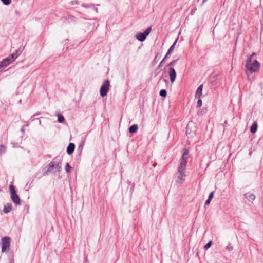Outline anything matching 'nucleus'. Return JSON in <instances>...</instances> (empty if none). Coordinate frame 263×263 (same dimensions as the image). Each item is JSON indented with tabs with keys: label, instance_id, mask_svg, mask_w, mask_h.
<instances>
[{
	"label": "nucleus",
	"instance_id": "obj_15",
	"mask_svg": "<svg viewBox=\"0 0 263 263\" xmlns=\"http://www.w3.org/2000/svg\"><path fill=\"white\" fill-rule=\"evenodd\" d=\"M18 50H16L15 53L10 54L7 58L9 59V61L12 63L18 57Z\"/></svg>",
	"mask_w": 263,
	"mask_h": 263
},
{
	"label": "nucleus",
	"instance_id": "obj_38",
	"mask_svg": "<svg viewBox=\"0 0 263 263\" xmlns=\"http://www.w3.org/2000/svg\"><path fill=\"white\" fill-rule=\"evenodd\" d=\"M207 0H203L202 1V4H203L204 3H205Z\"/></svg>",
	"mask_w": 263,
	"mask_h": 263
},
{
	"label": "nucleus",
	"instance_id": "obj_10",
	"mask_svg": "<svg viewBox=\"0 0 263 263\" xmlns=\"http://www.w3.org/2000/svg\"><path fill=\"white\" fill-rule=\"evenodd\" d=\"M186 166L185 165L179 164L176 174L186 175Z\"/></svg>",
	"mask_w": 263,
	"mask_h": 263
},
{
	"label": "nucleus",
	"instance_id": "obj_21",
	"mask_svg": "<svg viewBox=\"0 0 263 263\" xmlns=\"http://www.w3.org/2000/svg\"><path fill=\"white\" fill-rule=\"evenodd\" d=\"M167 57H168V56H166V54L165 55L164 58L162 59V60L160 62V63H159V64L157 66V68L158 69L160 68L162 66L163 63L165 62V61L167 58Z\"/></svg>",
	"mask_w": 263,
	"mask_h": 263
},
{
	"label": "nucleus",
	"instance_id": "obj_30",
	"mask_svg": "<svg viewBox=\"0 0 263 263\" xmlns=\"http://www.w3.org/2000/svg\"><path fill=\"white\" fill-rule=\"evenodd\" d=\"M3 3L5 5H9L11 2V0H1Z\"/></svg>",
	"mask_w": 263,
	"mask_h": 263
},
{
	"label": "nucleus",
	"instance_id": "obj_35",
	"mask_svg": "<svg viewBox=\"0 0 263 263\" xmlns=\"http://www.w3.org/2000/svg\"><path fill=\"white\" fill-rule=\"evenodd\" d=\"M211 201V199H208L205 202V205H207L209 204Z\"/></svg>",
	"mask_w": 263,
	"mask_h": 263
},
{
	"label": "nucleus",
	"instance_id": "obj_20",
	"mask_svg": "<svg viewBox=\"0 0 263 263\" xmlns=\"http://www.w3.org/2000/svg\"><path fill=\"white\" fill-rule=\"evenodd\" d=\"M64 116L61 114H58V121L59 123H62L64 122Z\"/></svg>",
	"mask_w": 263,
	"mask_h": 263
},
{
	"label": "nucleus",
	"instance_id": "obj_29",
	"mask_svg": "<svg viewBox=\"0 0 263 263\" xmlns=\"http://www.w3.org/2000/svg\"><path fill=\"white\" fill-rule=\"evenodd\" d=\"M72 167L69 165L68 163H67L65 166V170L67 173L70 172V170L71 169Z\"/></svg>",
	"mask_w": 263,
	"mask_h": 263
},
{
	"label": "nucleus",
	"instance_id": "obj_26",
	"mask_svg": "<svg viewBox=\"0 0 263 263\" xmlns=\"http://www.w3.org/2000/svg\"><path fill=\"white\" fill-rule=\"evenodd\" d=\"M212 244V241H210L208 243H206L204 246V249L205 250H207L208 248H209L211 246Z\"/></svg>",
	"mask_w": 263,
	"mask_h": 263
},
{
	"label": "nucleus",
	"instance_id": "obj_40",
	"mask_svg": "<svg viewBox=\"0 0 263 263\" xmlns=\"http://www.w3.org/2000/svg\"><path fill=\"white\" fill-rule=\"evenodd\" d=\"M224 123L225 124H227V120H226V121H224Z\"/></svg>",
	"mask_w": 263,
	"mask_h": 263
},
{
	"label": "nucleus",
	"instance_id": "obj_43",
	"mask_svg": "<svg viewBox=\"0 0 263 263\" xmlns=\"http://www.w3.org/2000/svg\"><path fill=\"white\" fill-rule=\"evenodd\" d=\"M188 129H186V133H187Z\"/></svg>",
	"mask_w": 263,
	"mask_h": 263
},
{
	"label": "nucleus",
	"instance_id": "obj_12",
	"mask_svg": "<svg viewBox=\"0 0 263 263\" xmlns=\"http://www.w3.org/2000/svg\"><path fill=\"white\" fill-rule=\"evenodd\" d=\"M75 148V145L73 143H70L68 145V146L67 147V153L68 155L72 154Z\"/></svg>",
	"mask_w": 263,
	"mask_h": 263
},
{
	"label": "nucleus",
	"instance_id": "obj_3",
	"mask_svg": "<svg viewBox=\"0 0 263 263\" xmlns=\"http://www.w3.org/2000/svg\"><path fill=\"white\" fill-rule=\"evenodd\" d=\"M9 190L11 193V198L12 201L16 205H21V200L17 194L15 187L13 185L9 186Z\"/></svg>",
	"mask_w": 263,
	"mask_h": 263
},
{
	"label": "nucleus",
	"instance_id": "obj_1",
	"mask_svg": "<svg viewBox=\"0 0 263 263\" xmlns=\"http://www.w3.org/2000/svg\"><path fill=\"white\" fill-rule=\"evenodd\" d=\"M256 53L253 52L252 54L248 56L246 60L245 68L246 74L249 77L253 72H256L259 70L260 67V63L256 59H253L254 56Z\"/></svg>",
	"mask_w": 263,
	"mask_h": 263
},
{
	"label": "nucleus",
	"instance_id": "obj_2",
	"mask_svg": "<svg viewBox=\"0 0 263 263\" xmlns=\"http://www.w3.org/2000/svg\"><path fill=\"white\" fill-rule=\"evenodd\" d=\"M61 162V161L57 160V158H54L47 166V171L44 173V175H47L48 173L51 172L53 168L56 169L57 172H59L61 169V167L60 166Z\"/></svg>",
	"mask_w": 263,
	"mask_h": 263
},
{
	"label": "nucleus",
	"instance_id": "obj_6",
	"mask_svg": "<svg viewBox=\"0 0 263 263\" xmlns=\"http://www.w3.org/2000/svg\"><path fill=\"white\" fill-rule=\"evenodd\" d=\"M10 238L8 236L3 237L2 239V252H4L8 251L10 249Z\"/></svg>",
	"mask_w": 263,
	"mask_h": 263
},
{
	"label": "nucleus",
	"instance_id": "obj_37",
	"mask_svg": "<svg viewBox=\"0 0 263 263\" xmlns=\"http://www.w3.org/2000/svg\"><path fill=\"white\" fill-rule=\"evenodd\" d=\"M13 147H17V144H15L13 143Z\"/></svg>",
	"mask_w": 263,
	"mask_h": 263
},
{
	"label": "nucleus",
	"instance_id": "obj_41",
	"mask_svg": "<svg viewBox=\"0 0 263 263\" xmlns=\"http://www.w3.org/2000/svg\"><path fill=\"white\" fill-rule=\"evenodd\" d=\"M21 131L23 132L24 131V129L23 128H22Z\"/></svg>",
	"mask_w": 263,
	"mask_h": 263
},
{
	"label": "nucleus",
	"instance_id": "obj_32",
	"mask_svg": "<svg viewBox=\"0 0 263 263\" xmlns=\"http://www.w3.org/2000/svg\"><path fill=\"white\" fill-rule=\"evenodd\" d=\"M70 4L71 5H78L79 4V2L77 0H74V1H71Z\"/></svg>",
	"mask_w": 263,
	"mask_h": 263
},
{
	"label": "nucleus",
	"instance_id": "obj_34",
	"mask_svg": "<svg viewBox=\"0 0 263 263\" xmlns=\"http://www.w3.org/2000/svg\"><path fill=\"white\" fill-rule=\"evenodd\" d=\"M91 8H92L96 12V13H98V8L95 6V5L93 4V7H92Z\"/></svg>",
	"mask_w": 263,
	"mask_h": 263
},
{
	"label": "nucleus",
	"instance_id": "obj_9",
	"mask_svg": "<svg viewBox=\"0 0 263 263\" xmlns=\"http://www.w3.org/2000/svg\"><path fill=\"white\" fill-rule=\"evenodd\" d=\"M243 196L247 201L250 203H253L255 199V196L253 193L250 192L245 193Z\"/></svg>",
	"mask_w": 263,
	"mask_h": 263
},
{
	"label": "nucleus",
	"instance_id": "obj_28",
	"mask_svg": "<svg viewBox=\"0 0 263 263\" xmlns=\"http://www.w3.org/2000/svg\"><path fill=\"white\" fill-rule=\"evenodd\" d=\"M201 106H202V100L200 99H199L197 101V103L196 107L200 108Z\"/></svg>",
	"mask_w": 263,
	"mask_h": 263
},
{
	"label": "nucleus",
	"instance_id": "obj_19",
	"mask_svg": "<svg viewBox=\"0 0 263 263\" xmlns=\"http://www.w3.org/2000/svg\"><path fill=\"white\" fill-rule=\"evenodd\" d=\"M257 129V124L256 123H253L250 127V132L252 133H254L256 132Z\"/></svg>",
	"mask_w": 263,
	"mask_h": 263
},
{
	"label": "nucleus",
	"instance_id": "obj_42",
	"mask_svg": "<svg viewBox=\"0 0 263 263\" xmlns=\"http://www.w3.org/2000/svg\"><path fill=\"white\" fill-rule=\"evenodd\" d=\"M10 263H14V261H13V260H12V261H11Z\"/></svg>",
	"mask_w": 263,
	"mask_h": 263
},
{
	"label": "nucleus",
	"instance_id": "obj_17",
	"mask_svg": "<svg viewBox=\"0 0 263 263\" xmlns=\"http://www.w3.org/2000/svg\"><path fill=\"white\" fill-rule=\"evenodd\" d=\"M177 40H178V39H177L174 42V43L172 45V46L170 47V48H169V49L168 50L167 53H166V56H168V55H170L172 52V51L174 50V48H175V46L176 44V43L177 42Z\"/></svg>",
	"mask_w": 263,
	"mask_h": 263
},
{
	"label": "nucleus",
	"instance_id": "obj_5",
	"mask_svg": "<svg viewBox=\"0 0 263 263\" xmlns=\"http://www.w3.org/2000/svg\"><path fill=\"white\" fill-rule=\"evenodd\" d=\"M152 30V27L150 26L148 27L144 32H140L138 34H137L136 37V39L140 41V42H143L145 40L147 36L149 35L151 31Z\"/></svg>",
	"mask_w": 263,
	"mask_h": 263
},
{
	"label": "nucleus",
	"instance_id": "obj_22",
	"mask_svg": "<svg viewBox=\"0 0 263 263\" xmlns=\"http://www.w3.org/2000/svg\"><path fill=\"white\" fill-rule=\"evenodd\" d=\"M159 95L162 97H166L167 95V91L165 89H161L159 92Z\"/></svg>",
	"mask_w": 263,
	"mask_h": 263
},
{
	"label": "nucleus",
	"instance_id": "obj_11",
	"mask_svg": "<svg viewBox=\"0 0 263 263\" xmlns=\"http://www.w3.org/2000/svg\"><path fill=\"white\" fill-rule=\"evenodd\" d=\"M186 175L176 174V181L178 183L181 184L185 181Z\"/></svg>",
	"mask_w": 263,
	"mask_h": 263
},
{
	"label": "nucleus",
	"instance_id": "obj_31",
	"mask_svg": "<svg viewBox=\"0 0 263 263\" xmlns=\"http://www.w3.org/2000/svg\"><path fill=\"white\" fill-rule=\"evenodd\" d=\"M233 247L230 243H229L228 246L226 247V249L229 251H231L233 250Z\"/></svg>",
	"mask_w": 263,
	"mask_h": 263
},
{
	"label": "nucleus",
	"instance_id": "obj_25",
	"mask_svg": "<svg viewBox=\"0 0 263 263\" xmlns=\"http://www.w3.org/2000/svg\"><path fill=\"white\" fill-rule=\"evenodd\" d=\"M6 147L3 145H1L0 146V154H2L4 153L6 151Z\"/></svg>",
	"mask_w": 263,
	"mask_h": 263
},
{
	"label": "nucleus",
	"instance_id": "obj_18",
	"mask_svg": "<svg viewBox=\"0 0 263 263\" xmlns=\"http://www.w3.org/2000/svg\"><path fill=\"white\" fill-rule=\"evenodd\" d=\"M138 127L137 124H133L129 128V132L130 133H135L138 130Z\"/></svg>",
	"mask_w": 263,
	"mask_h": 263
},
{
	"label": "nucleus",
	"instance_id": "obj_4",
	"mask_svg": "<svg viewBox=\"0 0 263 263\" xmlns=\"http://www.w3.org/2000/svg\"><path fill=\"white\" fill-rule=\"evenodd\" d=\"M109 81L108 80H105L103 82L100 90V96L102 97L105 96L109 90Z\"/></svg>",
	"mask_w": 263,
	"mask_h": 263
},
{
	"label": "nucleus",
	"instance_id": "obj_8",
	"mask_svg": "<svg viewBox=\"0 0 263 263\" xmlns=\"http://www.w3.org/2000/svg\"><path fill=\"white\" fill-rule=\"evenodd\" d=\"M168 75L171 83L174 82L176 78V72L174 68H169Z\"/></svg>",
	"mask_w": 263,
	"mask_h": 263
},
{
	"label": "nucleus",
	"instance_id": "obj_13",
	"mask_svg": "<svg viewBox=\"0 0 263 263\" xmlns=\"http://www.w3.org/2000/svg\"><path fill=\"white\" fill-rule=\"evenodd\" d=\"M11 63L9 61V59L6 58V59L3 60L0 62V68L4 67L7 66Z\"/></svg>",
	"mask_w": 263,
	"mask_h": 263
},
{
	"label": "nucleus",
	"instance_id": "obj_36",
	"mask_svg": "<svg viewBox=\"0 0 263 263\" xmlns=\"http://www.w3.org/2000/svg\"><path fill=\"white\" fill-rule=\"evenodd\" d=\"M68 19L70 20L71 21H73L74 20L75 17L73 16L70 15L69 16Z\"/></svg>",
	"mask_w": 263,
	"mask_h": 263
},
{
	"label": "nucleus",
	"instance_id": "obj_14",
	"mask_svg": "<svg viewBox=\"0 0 263 263\" xmlns=\"http://www.w3.org/2000/svg\"><path fill=\"white\" fill-rule=\"evenodd\" d=\"M203 89V85H200L197 89L195 93V98H200L202 95V91Z\"/></svg>",
	"mask_w": 263,
	"mask_h": 263
},
{
	"label": "nucleus",
	"instance_id": "obj_16",
	"mask_svg": "<svg viewBox=\"0 0 263 263\" xmlns=\"http://www.w3.org/2000/svg\"><path fill=\"white\" fill-rule=\"evenodd\" d=\"M12 207L11 204L8 203L4 205L3 212L5 213H8L12 210Z\"/></svg>",
	"mask_w": 263,
	"mask_h": 263
},
{
	"label": "nucleus",
	"instance_id": "obj_39",
	"mask_svg": "<svg viewBox=\"0 0 263 263\" xmlns=\"http://www.w3.org/2000/svg\"><path fill=\"white\" fill-rule=\"evenodd\" d=\"M157 55L155 57V58H154V61L157 60Z\"/></svg>",
	"mask_w": 263,
	"mask_h": 263
},
{
	"label": "nucleus",
	"instance_id": "obj_33",
	"mask_svg": "<svg viewBox=\"0 0 263 263\" xmlns=\"http://www.w3.org/2000/svg\"><path fill=\"white\" fill-rule=\"evenodd\" d=\"M213 196H214V192H212L209 194V197H208V199H210L212 200V198H213Z\"/></svg>",
	"mask_w": 263,
	"mask_h": 263
},
{
	"label": "nucleus",
	"instance_id": "obj_23",
	"mask_svg": "<svg viewBox=\"0 0 263 263\" xmlns=\"http://www.w3.org/2000/svg\"><path fill=\"white\" fill-rule=\"evenodd\" d=\"M82 7L85 8H91L92 7H93V4H85L83 3L81 5Z\"/></svg>",
	"mask_w": 263,
	"mask_h": 263
},
{
	"label": "nucleus",
	"instance_id": "obj_24",
	"mask_svg": "<svg viewBox=\"0 0 263 263\" xmlns=\"http://www.w3.org/2000/svg\"><path fill=\"white\" fill-rule=\"evenodd\" d=\"M178 59L173 60L167 66L169 67V68H173V66H174Z\"/></svg>",
	"mask_w": 263,
	"mask_h": 263
},
{
	"label": "nucleus",
	"instance_id": "obj_7",
	"mask_svg": "<svg viewBox=\"0 0 263 263\" xmlns=\"http://www.w3.org/2000/svg\"><path fill=\"white\" fill-rule=\"evenodd\" d=\"M189 152L187 149H185L181 156L180 163V164H184L186 166L187 161L188 159V155Z\"/></svg>",
	"mask_w": 263,
	"mask_h": 263
},
{
	"label": "nucleus",
	"instance_id": "obj_27",
	"mask_svg": "<svg viewBox=\"0 0 263 263\" xmlns=\"http://www.w3.org/2000/svg\"><path fill=\"white\" fill-rule=\"evenodd\" d=\"M83 144L84 142L81 143L78 147V151H79L80 153H81L83 150Z\"/></svg>",
	"mask_w": 263,
	"mask_h": 263
}]
</instances>
